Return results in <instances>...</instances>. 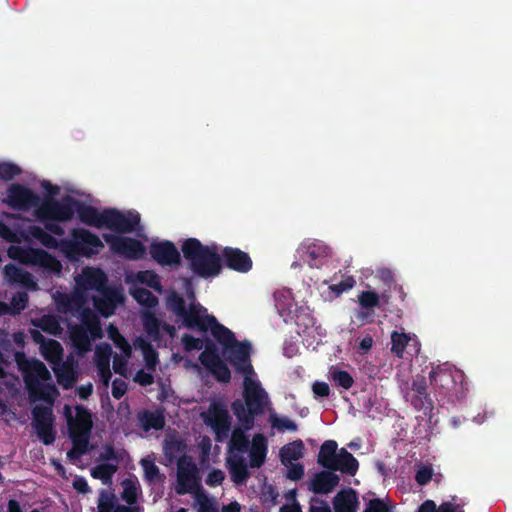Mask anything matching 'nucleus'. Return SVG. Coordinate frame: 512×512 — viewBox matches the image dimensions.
Here are the masks:
<instances>
[{
    "mask_svg": "<svg viewBox=\"0 0 512 512\" xmlns=\"http://www.w3.org/2000/svg\"><path fill=\"white\" fill-rule=\"evenodd\" d=\"M228 330L194 299V333L200 335L194 337V350H202L198 358L200 363L219 383H229L231 380V371L221 359L217 346V342L228 335Z\"/></svg>",
    "mask_w": 512,
    "mask_h": 512,
    "instance_id": "f257e3e1",
    "label": "nucleus"
},
{
    "mask_svg": "<svg viewBox=\"0 0 512 512\" xmlns=\"http://www.w3.org/2000/svg\"><path fill=\"white\" fill-rule=\"evenodd\" d=\"M270 404V398L261 383L251 378L244 377L242 399H235L231 403V411L238 423L245 428H254L255 418L264 414Z\"/></svg>",
    "mask_w": 512,
    "mask_h": 512,
    "instance_id": "f03ea898",
    "label": "nucleus"
},
{
    "mask_svg": "<svg viewBox=\"0 0 512 512\" xmlns=\"http://www.w3.org/2000/svg\"><path fill=\"white\" fill-rule=\"evenodd\" d=\"M15 362L21 371L29 396L33 400H46L48 392L56 391L52 384H43L51 380L46 365L36 358H27L24 352L15 353Z\"/></svg>",
    "mask_w": 512,
    "mask_h": 512,
    "instance_id": "7ed1b4c3",
    "label": "nucleus"
},
{
    "mask_svg": "<svg viewBox=\"0 0 512 512\" xmlns=\"http://www.w3.org/2000/svg\"><path fill=\"white\" fill-rule=\"evenodd\" d=\"M81 324L70 327V339L73 346L80 353L91 350V342L103 337V330L99 316L88 307L79 312Z\"/></svg>",
    "mask_w": 512,
    "mask_h": 512,
    "instance_id": "20e7f679",
    "label": "nucleus"
},
{
    "mask_svg": "<svg viewBox=\"0 0 512 512\" xmlns=\"http://www.w3.org/2000/svg\"><path fill=\"white\" fill-rule=\"evenodd\" d=\"M222 347V355L239 374L252 376L255 371L251 364L252 345L248 340L238 341L233 331L217 342Z\"/></svg>",
    "mask_w": 512,
    "mask_h": 512,
    "instance_id": "39448f33",
    "label": "nucleus"
},
{
    "mask_svg": "<svg viewBox=\"0 0 512 512\" xmlns=\"http://www.w3.org/2000/svg\"><path fill=\"white\" fill-rule=\"evenodd\" d=\"M104 247L100 238L84 228H73L70 238L60 241V248L70 259L76 257H92Z\"/></svg>",
    "mask_w": 512,
    "mask_h": 512,
    "instance_id": "423d86ee",
    "label": "nucleus"
},
{
    "mask_svg": "<svg viewBox=\"0 0 512 512\" xmlns=\"http://www.w3.org/2000/svg\"><path fill=\"white\" fill-rule=\"evenodd\" d=\"M223 269L221 250L216 244L204 245L194 238V275L201 278H214Z\"/></svg>",
    "mask_w": 512,
    "mask_h": 512,
    "instance_id": "0eeeda50",
    "label": "nucleus"
},
{
    "mask_svg": "<svg viewBox=\"0 0 512 512\" xmlns=\"http://www.w3.org/2000/svg\"><path fill=\"white\" fill-rule=\"evenodd\" d=\"M10 256L26 265L38 266L47 272L60 274L61 262L52 254L40 248L16 247L9 250Z\"/></svg>",
    "mask_w": 512,
    "mask_h": 512,
    "instance_id": "6e6552de",
    "label": "nucleus"
},
{
    "mask_svg": "<svg viewBox=\"0 0 512 512\" xmlns=\"http://www.w3.org/2000/svg\"><path fill=\"white\" fill-rule=\"evenodd\" d=\"M77 204L79 200L69 195L63 197L61 201L48 197L41 201L36 209V216L40 220L67 222L74 217Z\"/></svg>",
    "mask_w": 512,
    "mask_h": 512,
    "instance_id": "1a4fd4ad",
    "label": "nucleus"
},
{
    "mask_svg": "<svg viewBox=\"0 0 512 512\" xmlns=\"http://www.w3.org/2000/svg\"><path fill=\"white\" fill-rule=\"evenodd\" d=\"M64 414L68 425L70 439H76L90 443L93 420L91 412L82 404L75 406V416L72 415L70 406L64 407Z\"/></svg>",
    "mask_w": 512,
    "mask_h": 512,
    "instance_id": "9d476101",
    "label": "nucleus"
},
{
    "mask_svg": "<svg viewBox=\"0 0 512 512\" xmlns=\"http://www.w3.org/2000/svg\"><path fill=\"white\" fill-rule=\"evenodd\" d=\"M103 239L113 253L129 260L142 259L146 253L143 243L131 237L103 234Z\"/></svg>",
    "mask_w": 512,
    "mask_h": 512,
    "instance_id": "9b49d317",
    "label": "nucleus"
},
{
    "mask_svg": "<svg viewBox=\"0 0 512 512\" xmlns=\"http://www.w3.org/2000/svg\"><path fill=\"white\" fill-rule=\"evenodd\" d=\"M205 422L211 427L216 442L227 440L231 431V416L227 408L220 403H212L205 417Z\"/></svg>",
    "mask_w": 512,
    "mask_h": 512,
    "instance_id": "f8f14e48",
    "label": "nucleus"
},
{
    "mask_svg": "<svg viewBox=\"0 0 512 512\" xmlns=\"http://www.w3.org/2000/svg\"><path fill=\"white\" fill-rule=\"evenodd\" d=\"M429 380L436 392L446 396L456 389L458 381L462 382L463 374L447 365H438L430 371Z\"/></svg>",
    "mask_w": 512,
    "mask_h": 512,
    "instance_id": "ddd939ff",
    "label": "nucleus"
},
{
    "mask_svg": "<svg viewBox=\"0 0 512 512\" xmlns=\"http://www.w3.org/2000/svg\"><path fill=\"white\" fill-rule=\"evenodd\" d=\"M4 203L14 210L28 211L32 207L38 209L41 199L28 187L13 183L7 189V198L4 199Z\"/></svg>",
    "mask_w": 512,
    "mask_h": 512,
    "instance_id": "4468645a",
    "label": "nucleus"
},
{
    "mask_svg": "<svg viewBox=\"0 0 512 512\" xmlns=\"http://www.w3.org/2000/svg\"><path fill=\"white\" fill-rule=\"evenodd\" d=\"M33 427L37 437L44 445H51L56 439L54 416L52 409L46 406H35L32 410Z\"/></svg>",
    "mask_w": 512,
    "mask_h": 512,
    "instance_id": "2eb2a0df",
    "label": "nucleus"
},
{
    "mask_svg": "<svg viewBox=\"0 0 512 512\" xmlns=\"http://www.w3.org/2000/svg\"><path fill=\"white\" fill-rule=\"evenodd\" d=\"M105 228L118 233H132L140 223V215L136 211L123 213L115 208L105 209Z\"/></svg>",
    "mask_w": 512,
    "mask_h": 512,
    "instance_id": "dca6fc26",
    "label": "nucleus"
},
{
    "mask_svg": "<svg viewBox=\"0 0 512 512\" xmlns=\"http://www.w3.org/2000/svg\"><path fill=\"white\" fill-rule=\"evenodd\" d=\"M151 258L161 266H178L181 263V255L175 244L164 240L152 242L149 246Z\"/></svg>",
    "mask_w": 512,
    "mask_h": 512,
    "instance_id": "f3484780",
    "label": "nucleus"
},
{
    "mask_svg": "<svg viewBox=\"0 0 512 512\" xmlns=\"http://www.w3.org/2000/svg\"><path fill=\"white\" fill-rule=\"evenodd\" d=\"M223 266L238 273H248L253 266V261L247 252L239 248L226 246L221 249Z\"/></svg>",
    "mask_w": 512,
    "mask_h": 512,
    "instance_id": "a211bd4d",
    "label": "nucleus"
},
{
    "mask_svg": "<svg viewBox=\"0 0 512 512\" xmlns=\"http://www.w3.org/2000/svg\"><path fill=\"white\" fill-rule=\"evenodd\" d=\"M427 381L424 376L417 375L411 384V390L414 392L411 397V405L417 411H423L425 415L432 412L434 408L433 400L427 391Z\"/></svg>",
    "mask_w": 512,
    "mask_h": 512,
    "instance_id": "6ab92c4d",
    "label": "nucleus"
},
{
    "mask_svg": "<svg viewBox=\"0 0 512 512\" xmlns=\"http://www.w3.org/2000/svg\"><path fill=\"white\" fill-rule=\"evenodd\" d=\"M299 251L305 254V261L311 268H320L331 256V248L318 240L303 245Z\"/></svg>",
    "mask_w": 512,
    "mask_h": 512,
    "instance_id": "aec40b11",
    "label": "nucleus"
},
{
    "mask_svg": "<svg viewBox=\"0 0 512 512\" xmlns=\"http://www.w3.org/2000/svg\"><path fill=\"white\" fill-rule=\"evenodd\" d=\"M179 495L192 493V456L185 455L177 461V485Z\"/></svg>",
    "mask_w": 512,
    "mask_h": 512,
    "instance_id": "412c9836",
    "label": "nucleus"
},
{
    "mask_svg": "<svg viewBox=\"0 0 512 512\" xmlns=\"http://www.w3.org/2000/svg\"><path fill=\"white\" fill-rule=\"evenodd\" d=\"M101 293L100 297L93 298V306L102 316L109 317L114 314L122 297L119 292L111 288L105 289Z\"/></svg>",
    "mask_w": 512,
    "mask_h": 512,
    "instance_id": "4be33fe9",
    "label": "nucleus"
},
{
    "mask_svg": "<svg viewBox=\"0 0 512 512\" xmlns=\"http://www.w3.org/2000/svg\"><path fill=\"white\" fill-rule=\"evenodd\" d=\"M340 478L334 471H321L314 475L309 489L315 494H328L339 484Z\"/></svg>",
    "mask_w": 512,
    "mask_h": 512,
    "instance_id": "5701e85b",
    "label": "nucleus"
},
{
    "mask_svg": "<svg viewBox=\"0 0 512 512\" xmlns=\"http://www.w3.org/2000/svg\"><path fill=\"white\" fill-rule=\"evenodd\" d=\"M167 308L175 315L182 317L185 326L192 329V302L186 307L184 298L173 291L167 297Z\"/></svg>",
    "mask_w": 512,
    "mask_h": 512,
    "instance_id": "b1692460",
    "label": "nucleus"
},
{
    "mask_svg": "<svg viewBox=\"0 0 512 512\" xmlns=\"http://www.w3.org/2000/svg\"><path fill=\"white\" fill-rule=\"evenodd\" d=\"M75 212L82 223L95 228L105 227V209L99 212L97 208L79 201Z\"/></svg>",
    "mask_w": 512,
    "mask_h": 512,
    "instance_id": "393cba45",
    "label": "nucleus"
},
{
    "mask_svg": "<svg viewBox=\"0 0 512 512\" xmlns=\"http://www.w3.org/2000/svg\"><path fill=\"white\" fill-rule=\"evenodd\" d=\"M248 451L250 467L260 468L266 460L267 438L261 433L255 434Z\"/></svg>",
    "mask_w": 512,
    "mask_h": 512,
    "instance_id": "a878e982",
    "label": "nucleus"
},
{
    "mask_svg": "<svg viewBox=\"0 0 512 512\" xmlns=\"http://www.w3.org/2000/svg\"><path fill=\"white\" fill-rule=\"evenodd\" d=\"M97 509L98 512H138L137 508L120 504L116 495L105 489H102L99 493Z\"/></svg>",
    "mask_w": 512,
    "mask_h": 512,
    "instance_id": "bb28decb",
    "label": "nucleus"
},
{
    "mask_svg": "<svg viewBox=\"0 0 512 512\" xmlns=\"http://www.w3.org/2000/svg\"><path fill=\"white\" fill-rule=\"evenodd\" d=\"M137 420L145 432L162 430L166 423L164 412L160 409L155 411L142 410L138 412Z\"/></svg>",
    "mask_w": 512,
    "mask_h": 512,
    "instance_id": "cd10ccee",
    "label": "nucleus"
},
{
    "mask_svg": "<svg viewBox=\"0 0 512 512\" xmlns=\"http://www.w3.org/2000/svg\"><path fill=\"white\" fill-rule=\"evenodd\" d=\"M122 492L120 494L121 500L127 505L126 507L137 508L138 512L143 511V507L137 505L138 497L141 494V488L137 478H126L121 482Z\"/></svg>",
    "mask_w": 512,
    "mask_h": 512,
    "instance_id": "c85d7f7f",
    "label": "nucleus"
},
{
    "mask_svg": "<svg viewBox=\"0 0 512 512\" xmlns=\"http://www.w3.org/2000/svg\"><path fill=\"white\" fill-rule=\"evenodd\" d=\"M335 512H356L358 507L357 494L353 489L342 490L333 499Z\"/></svg>",
    "mask_w": 512,
    "mask_h": 512,
    "instance_id": "c756f323",
    "label": "nucleus"
},
{
    "mask_svg": "<svg viewBox=\"0 0 512 512\" xmlns=\"http://www.w3.org/2000/svg\"><path fill=\"white\" fill-rule=\"evenodd\" d=\"M359 469L358 460L345 448L338 451V457L331 471H340L343 474L354 476Z\"/></svg>",
    "mask_w": 512,
    "mask_h": 512,
    "instance_id": "7c9ffc66",
    "label": "nucleus"
},
{
    "mask_svg": "<svg viewBox=\"0 0 512 512\" xmlns=\"http://www.w3.org/2000/svg\"><path fill=\"white\" fill-rule=\"evenodd\" d=\"M197 474L198 469L194 464V502L199 506L198 512H219L217 502L201 491Z\"/></svg>",
    "mask_w": 512,
    "mask_h": 512,
    "instance_id": "2f4dec72",
    "label": "nucleus"
},
{
    "mask_svg": "<svg viewBox=\"0 0 512 512\" xmlns=\"http://www.w3.org/2000/svg\"><path fill=\"white\" fill-rule=\"evenodd\" d=\"M253 428H245L242 423H238L231 432V438L229 440V451L246 453L250 446V441L246 435V431L252 430Z\"/></svg>",
    "mask_w": 512,
    "mask_h": 512,
    "instance_id": "473e14b6",
    "label": "nucleus"
},
{
    "mask_svg": "<svg viewBox=\"0 0 512 512\" xmlns=\"http://www.w3.org/2000/svg\"><path fill=\"white\" fill-rule=\"evenodd\" d=\"M338 457V444L334 440H326L318 453L317 462L327 470L333 469V465Z\"/></svg>",
    "mask_w": 512,
    "mask_h": 512,
    "instance_id": "72a5a7b5",
    "label": "nucleus"
},
{
    "mask_svg": "<svg viewBox=\"0 0 512 512\" xmlns=\"http://www.w3.org/2000/svg\"><path fill=\"white\" fill-rule=\"evenodd\" d=\"M231 479L236 484H244L249 478L247 464L242 456L235 455L227 460Z\"/></svg>",
    "mask_w": 512,
    "mask_h": 512,
    "instance_id": "f704fd0d",
    "label": "nucleus"
},
{
    "mask_svg": "<svg viewBox=\"0 0 512 512\" xmlns=\"http://www.w3.org/2000/svg\"><path fill=\"white\" fill-rule=\"evenodd\" d=\"M456 499L457 497L453 496L451 501L442 502L440 505L428 499L422 502L415 512H464L462 506L455 502Z\"/></svg>",
    "mask_w": 512,
    "mask_h": 512,
    "instance_id": "c9c22d12",
    "label": "nucleus"
},
{
    "mask_svg": "<svg viewBox=\"0 0 512 512\" xmlns=\"http://www.w3.org/2000/svg\"><path fill=\"white\" fill-rule=\"evenodd\" d=\"M413 341L415 346V352L419 351V343L416 339H412L408 334L404 332L393 331L391 333V352L398 358L404 357V351L409 343Z\"/></svg>",
    "mask_w": 512,
    "mask_h": 512,
    "instance_id": "e433bc0d",
    "label": "nucleus"
},
{
    "mask_svg": "<svg viewBox=\"0 0 512 512\" xmlns=\"http://www.w3.org/2000/svg\"><path fill=\"white\" fill-rule=\"evenodd\" d=\"M303 452L304 444L302 440L298 439L291 443H288L280 449L279 456L281 463L285 466H288L293 461H297L300 458H302Z\"/></svg>",
    "mask_w": 512,
    "mask_h": 512,
    "instance_id": "4c0bfd02",
    "label": "nucleus"
},
{
    "mask_svg": "<svg viewBox=\"0 0 512 512\" xmlns=\"http://www.w3.org/2000/svg\"><path fill=\"white\" fill-rule=\"evenodd\" d=\"M161 322L153 313H146L143 317V327L147 336L158 346L161 345Z\"/></svg>",
    "mask_w": 512,
    "mask_h": 512,
    "instance_id": "58836bf2",
    "label": "nucleus"
},
{
    "mask_svg": "<svg viewBox=\"0 0 512 512\" xmlns=\"http://www.w3.org/2000/svg\"><path fill=\"white\" fill-rule=\"evenodd\" d=\"M27 233L48 249H56L60 246L57 239L40 226L30 225L27 228Z\"/></svg>",
    "mask_w": 512,
    "mask_h": 512,
    "instance_id": "ea45409f",
    "label": "nucleus"
},
{
    "mask_svg": "<svg viewBox=\"0 0 512 512\" xmlns=\"http://www.w3.org/2000/svg\"><path fill=\"white\" fill-rule=\"evenodd\" d=\"M84 281L88 288L95 289L97 291L103 292L106 287L107 278L105 273L97 268V269H88L84 273Z\"/></svg>",
    "mask_w": 512,
    "mask_h": 512,
    "instance_id": "a19ab883",
    "label": "nucleus"
},
{
    "mask_svg": "<svg viewBox=\"0 0 512 512\" xmlns=\"http://www.w3.org/2000/svg\"><path fill=\"white\" fill-rule=\"evenodd\" d=\"M381 299L386 304L389 302V297L386 294L380 297L375 291H362L358 295L360 307L367 311H373L374 308L379 307Z\"/></svg>",
    "mask_w": 512,
    "mask_h": 512,
    "instance_id": "79ce46f5",
    "label": "nucleus"
},
{
    "mask_svg": "<svg viewBox=\"0 0 512 512\" xmlns=\"http://www.w3.org/2000/svg\"><path fill=\"white\" fill-rule=\"evenodd\" d=\"M84 307V299L81 295L64 294L58 301V309L60 312H80Z\"/></svg>",
    "mask_w": 512,
    "mask_h": 512,
    "instance_id": "37998d69",
    "label": "nucleus"
},
{
    "mask_svg": "<svg viewBox=\"0 0 512 512\" xmlns=\"http://www.w3.org/2000/svg\"><path fill=\"white\" fill-rule=\"evenodd\" d=\"M6 277L15 283H20L23 285L32 284L35 286L33 282L32 276L29 272L24 271L23 269L15 266L14 264H7L4 268Z\"/></svg>",
    "mask_w": 512,
    "mask_h": 512,
    "instance_id": "c03bdc74",
    "label": "nucleus"
},
{
    "mask_svg": "<svg viewBox=\"0 0 512 512\" xmlns=\"http://www.w3.org/2000/svg\"><path fill=\"white\" fill-rule=\"evenodd\" d=\"M186 445L178 439L166 440L164 444V455L169 462L178 461L180 457L185 456Z\"/></svg>",
    "mask_w": 512,
    "mask_h": 512,
    "instance_id": "a18cd8bd",
    "label": "nucleus"
},
{
    "mask_svg": "<svg viewBox=\"0 0 512 512\" xmlns=\"http://www.w3.org/2000/svg\"><path fill=\"white\" fill-rule=\"evenodd\" d=\"M117 469V464L101 463L92 468L91 476L95 479H100L104 484H108L111 482Z\"/></svg>",
    "mask_w": 512,
    "mask_h": 512,
    "instance_id": "49530a36",
    "label": "nucleus"
},
{
    "mask_svg": "<svg viewBox=\"0 0 512 512\" xmlns=\"http://www.w3.org/2000/svg\"><path fill=\"white\" fill-rule=\"evenodd\" d=\"M140 463L145 479L149 484H157L164 481L165 476L160 473L159 467L152 460L142 459Z\"/></svg>",
    "mask_w": 512,
    "mask_h": 512,
    "instance_id": "de8ad7c7",
    "label": "nucleus"
},
{
    "mask_svg": "<svg viewBox=\"0 0 512 512\" xmlns=\"http://www.w3.org/2000/svg\"><path fill=\"white\" fill-rule=\"evenodd\" d=\"M133 298L142 306L154 308L158 304V298L148 289L135 287L131 290Z\"/></svg>",
    "mask_w": 512,
    "mask_h": 512,
    "instance_id": "09e8293b",
    "label": "nucleus"
},
{
    "mask_svg": "<svg viewBox=\"0 0 512 512\" xmlns=\"http://www.w3.org/2000/svg\"><path fill=\"white\" fill-rule=\"evenodd\" d=\"M136 280L139 283L145 284L157 292L162 291V284H161L160 277L153 271H149V270L139 271L136 275Z\"/></svg>",
    "mask_w": 512,
    "mask_h": 512,
    "instance_id": "8fccbe9b",
    "label": "nucleus"
},
{
    "mask_svg": "<svg viewBox=\"0 0 512 512\" xmlns=\"http://www.w3.org/2000/svg\"><path fill=\"white\" fill-rule=\"evenodd\" d=\"M37 326L44 332L51 335H58L61 333V326L58 319L53 315H44L42 316Z\"/></svg>",
    "mask_w": 512,
    "mask_h": 512,
    "instance_id": "3c124183",
    "label": "nucleus"
},
{
    "mask_svg": "<svg viewBox=\"0 0 512 512\" xmlns=\"http://www.w3.org/2000/svg\"><path fill=\"white\" fill-rule=\"evenodd\" d=\"M330 378L338 387L346 390L350 389L354 384V379L349 372L340 369H333L330 372Z\"/></svg>",
    "mask_w": 512,
    "mask_h": 512,
    "instance_id": "603ef678",
    "label": "nucleus"
},
{
    "mask_svg": "<svg viewBox=\"0 0 512 512\" xmlns=\"http://www.w3.org/2000/svg\"><path fill=\"white\" fill-rule=\"evenodd\" d=\"M109 338L114 344L120 348L124 353H130L131 347L125 337L119 332L118 328L113 324H110L107 328Z\"/></svg>",
    "mask_w": 512,
    "mask_h": 512,
    "instance_id": "864d4df0",
    "label": "nucleus"
},
{
    "mask_svg": "<svg viewBox=\"0 0 512 512\" xmlns=\"http://www.w3.org/2000/svg\"><path fill=\"white\" fill-rule=\"evenodd\" d=\"M269 422L273 428L279 431H296L298 429L297 424L293 420L287 417H278L274 413L270 415Z\"/></svg>",
    "mask_w": 512,
    "mask_h": 512,
    "instance_id": "5fc2aeb1",
    "label": "nucleus"
},
{
    "mask_svg": "<svg viewBox=\"0 0 512 512\" xmlns=\"http://www.w3.org/2000/svg\"><path fill=\"white\" fill-rule=\"evenodd\" d=\"M392 505L389 500L381 498L370 499L362 512H392Z\"/></svg>",
    "mask_w": 512,
    "mask_h": 512,
    "instance_id": "6e6d98bb",
    "label": "nucleus"
},
{
    "mask_svg": "<svg viewBox=\"0 0 512 512\" xmlns=\"http://www.w3.org/2000/svg\"><path fill=\"white\" fill-rule=\"evenodd\" d=\"M22 173V169L12 162L0 163V179L10 181Z\"/></svg>",
    "mask_w": 512,
    "mask_h": 512,
    "instance_id": "4d7b16f0",
    "label": "nucleus"
},
{
    "mask_svg": "<svg viewBox=\"0 0 512 512\" xmlns=\"http://www.w3.org/2000/svg\"><path fill=\"white\" fill-rule=\"evenodd\" d=\"M72 441L73 447L67 452V457L71 460L79 459L82 455H85L89 450V443L70 439Z\"/></svg>",
    "mask_w": 512,
    "mask_h": 512,
    "instance_id": "13d9d810",
    "label": "nucleus"
},
{
    "mask_svg": "<svg viewBox=\"0 0 512 512\" xmlns=\"http://www.w3.org/2000/svg\"><path fill=\"white\" fill-rule=\"evenodd\" d=\"M356 284V281L353 276H346L340 282L331 284L329 286V290L335 293L336 295H340L343 292L351 290Z\"/></svg>",
    "mask_w": 512,
    "mask_h": 512,
    "instance_id": "bf43d9fd",
    "label": "nucleus"
},
{
    "mask_svg": "<svg viewBox=\"0 0 512 512\" xmlns=\"http://www.w3.org/2000/svg\"><path fill=\"white\" fill-rule=\"evenodd\" d=\"M28 304V295L26 292H17L11 299L12 313L19 314L25 310Z\"/></svg>",
    "mask_w": 512,
    "mask_h": 512,
    "instance_id": "052dcab7",
    "label": "nucleus"
},
{
    "mask_svg": "<svg viewBox=\"0 0 512 512\" xmlns=\"http://www.w3.org/2000/svg\"><path fill=\"white\" fill-rule=\"evenodd\" d=\"M432 476L433 469L431 467L424 466L416 472L415 480L418 485L424 486L431 481Z\"/></svg>",
    "mask_w": 512,
    "mask_h": 512,
    "instance_id": "680f3d73",
    "label": "nucleus"
},
{
    "mask_svg": "<svg viewBox=\"0 0 512 512\" xmlns=\"http://www.w3.org/2000/svg\"><path fill=\"white\" fill-rule=\"evenodd\" d=\"M224 478L225 475L221 470L214 469L208 473L205 482L210 487H216L222 484Z\"/></svg>",
    "mask_w": 512,
    "mask_h": 512,
    "instance_id": "e2e57ef3",
    "label": "nucleus"
},
{
    "mask_svg": "<svg viewBox=\"0 0 512 512\" xmlns=\"http://www.w3.org/2000/svg\"><path fill=\"white\" fill-rule=\"evenodd\" d=\"M127 391V384L120 378L114 379L112 382V396L115 399H121Z\"/></svg>",
    "mask_w": 512,
    "mask_h": 512,
    "instance_id": "0e129e2a",
    "label": "nucleus"
},
{
    "mask_svg": "<svg viewBox=\"0 0 512 512\" xmlns=\"http://www.w3.org/2000/svg\"><path fill=\"white\" fill-rule=\"evenodd\" d=\"M287 478L292 481H298L304 476V466L300 463L290 464L287 474Z\"/></svg>",
    "mask_w": 512,
    "mask_h": 512,
    "instance_id": "69168bd1",
    "label": "nucleus"
},
{
    "mask_svg": "<svg viewBox=\"0 0 512 512\" xmlns=\"http://www.w3.org/2000/svg\"><path fill=\"white\" fill-rule=\"evenodd\" d=\"M44 224V228L48 233L54 234L57 236H63L65 234L64 228L57 223L58 221L53 220H42Z\"/></svg>",
    "mask_w": 512,
    "mask_h": 512,
    "instance_id": "338daca9",
    "label": "nucleus"
},
{
    "mask_svg": "<svg viewBox=\"0 0 512 512\" xmlns=\"http://www.w3.org/2000/svg\"><path fill=\"white\" fill-rule=\"evenodd\" d=\"M309 512H331V509L324 500L312 499Z\"/></svg>",
    "mask_w": 512,
    "mask_h": 512,
    "instance_id": "774afa93",
    "label": "nucleus"
}]
</instances>
